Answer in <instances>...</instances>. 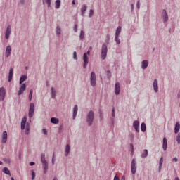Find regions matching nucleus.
<instances>
[{
  "label": "nucleus",
  "instance_id": "nucleus-48",
  "mask_svg": "<svg viewBox=\"0 0 180 180\" xmlns=\"http://www.w3.org/2000/svg\"><path fill=\"white\" fill-rule=\"evenodd\" d=\"M130 148L131 150V153L134 151V146H133V143H130Z\"/></svg>",
  "mask_w": 180,
  "mask_h": 180
},
{
  "label": "nucleus",
  "instance_id": "nucleus-8",
  "mask_svg": "<svg viewBox=\"0 0 180 180\" xmlns=\"http://www.w3.org/2000/svg\"><path fill=\"white\" fill-rule=\"evenodd\" d=\"M133 127L136 133H140V121L136 120L133 122Z\"/></svg>",
  "mask_w": 180,
  "mask_h": 180
},
{
  "label": "nucleus",
  "instance_id": "nucleus-43",
  "mask_svg": "<svg viewBox=\"0 0 180 180\" xmlns=\"http://www.w3.org/2000/svg\"><path fill=\"white\" fill-rule=\"evenodd\" d=\"M176 140L178 143V144H180V134H178L176 137Z\"/></svg>",
  "mask_w": 180,
  "mask_h": 180
},
{
  "label": "nucleus",
  "instance_id": "nucleus-24",
  "mask_svg": "<svg viewBox=\"0 0 180 180\" xmlns=\"http://www.w3.org/2000/svg\"><path fill=\"white\" fill-rule=\"evenodd\" d=\"M141 158H147L148 157V150L144 149L141 155Z\"/></svg>",
  "mask_w": 180,
  "mask_h": 180
},
{
  "label": "nucleus",
  "instance_id": "nucleus-40",
  "mask_svg": "<svg viewBox=\"0 0 180 180\" xmlns=\"http://www.w3.org/2000/svg\"><path fill=\"white\" fill-rule=\"evenodd\" d=\"M56 153H53V156H52V161H51V162H52V165H54V164L56 163Z\"/></svg>",
  "mask_w": 180,
  "mask_h": 180
},
{
  "label": "nucleus",
  "instance_id": "nucleus-62",
  "mask_svg": "<svg viewBox=\"0 0 180 180\" xmlns=\"http://www.w3.org/2000/svg\"><path fill=\"white\" fill-rule=\"evenodd\" d=\"M20 4H22V5H23V4H25V0H20Z\"/></svg>",
  "mask_w": 180,
  "mask_h": 180
},
{
  "label": "nucleus",
  "instance_id": "nucleus-53",
  "mask_svg": "<svg viewBox=\"0 0 180 180\" xmlns=\"http://www.w3.org/2000/svg\"><path fill=\"white\" fill-rule=\"evenodd\" d=\"M84 54H86V56H89V54H91V51H87V52H85Z\"/></svg>",
  "mask_w": 180,
  "mask_h": 180
},
{
  "label": "nucleus",
  "instance_id": "nucleus-33",
  "mask_svg": "<svg viewBox=\"0 0 180 180\" xmlns=\"http://www.w3.org/2000/svg\"><path fill=\"white\" fill-rule=\"evenodd\" d=\"M3 172H4V174H6V175H11V171L9 170V169H8V167H4L3 169Z\"/></svg>",
  "mask_w": 180,
  "mask_h": 180
},
{
  "label": "nucleus",
  "instance_id": "nucleus-63",
  "mask_svg": "<svg viewBox=\"0 0 180 180\" xmlns=\"http://www.w3.org/2000/svg\"><path fill=\"white\" fill-rule=\"evenodd\" d=\"M72 5H75V0H73V1H72Z\"/></svg>",
  "mask_w": 180,
  "mask_h": 180
},
{
  "label": "nucleus",
  "instance_id": "nucleus-3",
  "mask_svg": "<svg viewBox=\"0 0 180 180\" xmlns=\"http://www.w3.org/2000/svg\"><path fill=\"white\" fill-rule=\"evenodd\" d=\"M26 117H23V118L21 120V130H25V134L27 135L30 131V124H29V122L26 124Z\"/></svg>",
  "mask_w": 180,
  "mask_h": 180
},
{
  "label": "nucleus",
  "instance_id": "nucleus-18",
  "mask_svg": "<svg viewBox=\"0 0 180 180\" xmlns=\"http://www.w3.org/2000/svg\"><path fill=\"white\" fill-rule=\"evenodd\" d=\"M168 147V141H167V138H163V143H162V148L164 151H167V148Z\"/></svg>",
  "mask_w": 180,
  "mask_h": 180
},
{
  "label": "nucleus",
  "instance_id": "nucleus-35",
  "mask_svg": "<svg viewBox=\"0 0 180 180\" xmlns=\"http://www.w3.org/2000/svg\"><path fill=\"white\" fill-rule=\"evenodd\" d=\"M44 2L47 4L48 8H50L51 6V0H44L43 4H44Z\"/></svg>",
  "mask_w": 180,
  "mask_h": 180
},
{
  "label": "nucleus",
  "instance_id": "nucleus-15",
  "mask_svg": "<svg viewBox=\"0 0 180 180\" xmlns=\"http://www.w3.org/2000/svg\"><path fill=\"white\" fill-rule=\"evenodd\" d=\"M25 91H26V84L23 83L22 84H21L19 90H18V95H22V94H23V92H25Z\"/></svg>",
  "mask_w": 180,
  "mask_h": 180
},
{
  "label": "nucleus",
  "instance_id": "nucleus-57",
  "mask_svg": "<svg viewBox=\"0 0 180 180\" xmlns=\"http://www.w3.org/2000/svg\"><path fill=\"white\" fill-rule=\"evenodd\" d=\"M172 160L174 161L175 162H178V158H174L172 159Z\"/></svg>",
  "mask_w": 180,
  "mask_h": 180
},
{
  "label": "nucleus",
  "instance_id": "nucleus-20",
  "mask_svg": "<svg viewBox=\"0 0 180 180\" xmlns=\"http://www.w3.org/2000/svg\"><path fill=\"white\" fill-rule=\"evenodd\" d=\"M115 95H119L120 94V83L116 82L115 83Z\"/></svg>",
  "mask_w": 180,
  "mask_h": 180
},
{
  "label": "nucleus",
  "instance_id": "nucleus-25",
  "mask_svg": "<svg viewBox=\"0 0 180 180\" xmlns=\"http://www.w3.org/2000/svg\"><path fill=\"white\" fill-rule=\"evenodd\" d=\"M26 79H27V76L25 75H22L20 78V82H19L20 85H22V83L25 82Z\"/></svg>",
  "mask_w": 180,
  "mask_h": 180
},
{
  "label": "nucleus",
  "instance_id": "nucleus-28",
  "mask_svg": "<svg viewBox=\"0 0 180 180\" xmlns=\"http://www.w3.org/2000/svg\"><path fill=\"white\" fill-rule=\"evenodd\" d=\"M179 129H180V124L179 122H176L174 127L175 134H176L179 131Z\"/></svg>",
  "mask_w": 180,
  "mask_h": 180
},
{
  "label": "nucleus",
  "instance_id": "nucleus-50",
  "mask_svg": "<svg viewBox=\"0 0 180 180\" xmlns=\"http://www.w3.org/2000/svg\"><path fill=\"white\" fill-rule=\"evenodd\" d=\"M111 126H115V118H111Z\"/></svg>",
  "mask_w": 180,
  "mask_h": 180
},
{
  "label": "nucleus",
  "instance_id": "nucleus-5",
  "mask_svg": "<svg viewBox=\"0 0 180 180\" xmlns=\"http://www.w3.org/2000/svg\"><path fill=\"white\" fill-rule=\"evenodd\" d=\"M90 84L93 87L96 86V75L95 74V72H91V73Z\"/></svg>",
  "mask_w": 180,
  "mask_h": 180
},
{
  "label": "nucleus",
  "instance_id": "nucleus-60",
  "mask_svg": "<svg viewBox=\"0 0 180 180\" xmlns=\"http://www.w3.org/2000/svg\"><path fill=\"white\" fill-rule=\"evenodd\" d=\"M121 180H126V176H122V178H121Z\"/></svg>",
  "mask_w": 180,
  "mask_h": 180
},
{
  "label": "nucleus",
  "instance_id": "nucleus-21",
  "mask_svg": "<svg viewBox=\"0 0 180 180\" xmlns=\"http://www.w3.org/2000/svg\"><path fill=\"white\" fill-rule=\"evenodd\" d=\"M77 113H78V105H75L73 108V115H72L73 120H75V117H77Z\"/></svg>",
  "mask_w": 180,
  "mask_h": 180
},
{
  "label": "nucleus",
  "instance_id": "nucleus-19",
  "mask_svg": "<svg viewBox=\"0 0 180 180\" xmlns=\"http://www.w3.org/2000/svg\"><path fill=\"white\" fill-rule=\"evenodd\" d=\"M70 151H71V146H70V144H67L65 149V157H68Z\"/></svg>",
  "mask_w": 180,
  "mask_h": 180
},
{
  "label": "nucleus",
  "instance_id": "nucleus-30",
  "mask_svg": "<svg viewBox=\"0 0 180 180\" xmlns=\"http://www.w3.org/2000/svg\"><path fill=\"white\" fill-rule=\"evenodd\" d=\"M56 95H57V91H56V89L52 87L51 88V98L54 99L56 98Z\"/></svg>",
  "mask_w": 180,
  "mask_h": 180
},
{
  "label": "nucleus",
  "instance_id": "nucleus-64",
  "mask_svg": "<svg viewBox=\"0 0 180 180\" xmlns=\"http://www.w3.org/2000/svg\"><path fill=\"white\" fill-rule=\"evenodd\" d=\"M174 180H180V179H179V177H176V178L174 179Z\"/></svg>",
  "mask_w": 180,
  "mask_h": 180
},
{
  "label": "nucleus",
  "instance_id": "nucleus-9",
  "mask_svg": "<svg viewBox=\"0 0 180 180\" xmlns=\"http://www.w3.org/2000/svg\"><path fill=\"white\" fill-rule=\"evenodd\" d=\"M162 18L164 23H167V21L168 20V13H167V10L163 9L162 11Z\"/></svg>",
  "mask_w": 180,
  "mask_h": 180
},
{
  "label": "nucleus",
  "instance_id": "nucleus-52",
  "mask_svg": "<svg viewBox=\"0 0 180 180\" xmlns=\"http://www.w3.org/2000/svg\"><path fill=\"white\" fill-rule=\"evenodd\" d=\"M42 131H43L44 134H45V136H47V130L46 129H44L42 130Z\"/></svg>",
  "mask_w": 180,
  "mask_h": 180
},
{
  "label": "nucleus",
  "instance_id": "nucleus-31",
  "mask_svg": "<svg viewBox=\"0 0 180 180\" xmlns=\"http://www.w3.org/2000/svg\"><path fill=\"white\" fill-rule=\"evenodd\" d=\"M60 6H61V1L56 0L55 2V8L56 9H60Z\"/></svg>",
  "mask_w": 180,
  "mask_h": 180
},
{
  "label": "nucleus",
  "instance_id": "nucleus-22",
  "mask_svg": "<svg viewBox=\"0 0 180 180\" xmlns=\"http://www.w3.org/2000/svg\"><path fill=\"white\" fill-rule=\"evenodd\" d=\"M148 67V60H144L141 62V69L146 70Z\"/></svg>",
  "mask_w": 180,
  "mask_h": 180
},
{
  "label": "nucleus",
  "instance_id": "nucleus-2",
  "mask_svg": "<svg viewBox=\"0 0 180 180\" xmlns=\"http://www.w3.org/2000/svg\"><path fill=\"white\" fill-rule=\"evenodd\" d=\"M95 120V112L94 110H90L86 115V122L89 127L94 124V120Z\"/></svg>",
  "mask_w": 180,
  "mask_h": 180
},
{
  "label": "nucleus",
  "instance_id": "nucleus-29",
  "mask_svg": "<svg viewBox=\"0 0 180 180\" xmlns=\"http://www.w3.org/2000/svg\"><path fill=\"white\" fill-rule=\"evenodd\" d=\"M85 39V32L84 30L80 31V34H79V40H84Z\"/></svg>",
  "mask_w": 180,
  "mask_h": 180
},
{
  "label": "nucleus",
  "instance_id": "nucleus-45",
  "mask_svg": "<svg viewBox=\"0 0 180 180\" xmlns=\"http://www.w3.org/2000/svg\"><path fill=\"white\" fill-rule=\"evenodd\" d=\"M163 163H164V158L161 157L159 161V165H162Z\"/></svg>",
  "mask_w": 180,
  "mask_h": 180
},
{
  "label": "nucleus",
  "instance_id": "nucleus-6",
  "mask_svg": "<svg viewBox=\"0 0 180 180\" xmlns=\"http://www.w3.org/2000/svg\"><path fill=\"white\" fill-rule=\"evenodd\" d=\"M136 171H137V162L136 161V159L134 158L132 159L131 162V174H136Z\"/></svg>",
  "mask_w": 180,
  "mask_h": 180
},
{
  "label": "nucleus",
  "instance_id": "nucleus-4",
  "mask_svg": "<svg viewBox=\"0 0 180 180\" xmlns=\"http://www.w3.org/2000/svg\"><path fill=\"white\" fill-rule=\"evenodd\" d=\"M108 56V46L103 44L101 47V59L105 60Z\"/></svg>",
  "mask_w": 180,
  "mask_h": 180
},
{
  "label": "nucleus",
  "instance_id": "nucleus-44",
  "mask_svg": "<svg viewBox=\"0 0 180 180\" xmlns=\"http://www.w3.org/2000/svg\"><path fill=\"white\" fill-rule=\"evenodd\" d=\"M74 32L75 33H77V32H78V25L77 24H75V25H74Z\"/></svg>",
  "mask_w": 180,
  "mask_h": 180
},
{
  "label": "nucleus",
  "instance_id": "nucleus-10",
  "mask_svg": "<svg viewBox=\"0 0 180 180\" xmlns=\"http://www.w3.org/2000/svg\"><path fill=\"white\" fill-rule=\"evenodd\" d=\"M12 27L11 25H8L6 30L5 32V39L8 40L11 36V32Z\"/></svg>",
  "mask_w": 180,
  "mask_h": 180
},
{
  "label": "nucleus",
  "instance_id": "nucleus-11",
  "mask_svg": "<svg viewBox=\"0 0 180 180\" xmlns=\"http://www.w3.org/2000/svg\"><path fill=\"white\" fill-rule=\"evenodd\" d=\"M8 141V132L6 131H3L1 135V143L2 144H5Z\"/></svg>",
  "mask_w": 180,
  "mask_h": 180
},
{
  "label": "nucleus",
  "instance_id": "nucleus-46",
  "mask_svg": "<svg viewBox=\"0 0 180 180\" xmlns=\"http://www.w3.org/2000/svg\"><path fill=\"white\" fill-rule=\"evenodd\" d=\"M3 160L4 161V162H6L7 164H11V159L4 158Z\"/></svg>",
  "mask_w": 180,
  "mask_h": 180
},
{
  "label": "nucleus",
  "instance_id": "nucleus-39",
  "mask_svg": "<svg viewBox=\"0 0 180 180\" xmlns=\"http://www.w3.org/2000/svg\"><path fill=\"white\" fill-rule=\"evenodd\" d=\"M115 41L116 44H120V39H119V36H115Z\"/></svg>",
  "mask_w": 180,
  "mask_h": 180
},
{
  "label": "nucleus",
  "instance_id": "nucleus-34",
  "mask_svg": "<svg viewBox=\"0 0 180 180\" xmlns=\"http://www.w3.org/2000/svg\"><path fill=\"white\" fill-rule=\"evenodd\" d=\"M61 34V27L60 26L56 27V36H60Z\"/></svg>",
  "mask_w": 180,
  "mask_h": 180
},
{
  "label": "nucleus",
  "instance_id": "nucleus-37",
  "mask_svg": "<svg viewBox=\"0 0 180 180\" xmlns=\"http://www.w3.org/2000/svg\"><path fill=\"white\" fill-rule=\"evenodd\" d=\"M33 98V90L31 89L30 91V94H29V96H28V99L29 101H32V98Z\"/></svg>",
  "mask_w": 180,
  "mask_h": 180
},
{
  "label": "nucleus",
  "instance_id": "nucleus-13",
  "mask_svg": "<svg viewBox=\"0 0 180 180\" xmlns=\"http://www.w3.org/2000/svg\"><path fill=\"white\" fill-rule=\"evenodd\" d=\"M6 94V91L5 88L1 87L0 88V101H4L5 99V95Z\"/></svg>",
  "mask_w": 180,
  "mask_h": 180
},
{
  "label": "nucleus",
  "instance_id": "nucleus-12",
  "mask_svg": "<svg viewBox=\"0 0 180 180\" xmlns=\"http://www.w3.org/2000/svg\"><path fill=\"white\" fill-rule=\"evenodd\" d=\"M12 54V46L11 45H8L6 48V51H5V57H9Z\"/></svg>",
  "mask_w": 180,
  "mask_h": 180
},
{
  "label": "nucleus",
  "instance_id": "nucleus-56",
  "mask_svg": "<svg viewBox=\"0 0 180 180\" xmlns=\"http://www.w3.org/2000/svg\"><path fill=\"white\" fill-rule=\"evenodd\" d=\"M162 168V165H159V172H161Z\"/></svg>",
  "mask_w": 180,
  "mask_h": 180
},
{
  "label": "nucleus",
  "instance_id": "nucleus-55",
  "mask_svg": "<svg viewBox=\"0 0 180 180\" xmlns=\"http://www.w3.org/2000/svg\"><path fill=\"white\" fill-rule=\"evenodd\" d=\"M131 12H133V11H134V4H131Z\"/></svg>",
  "mask_w": 180,
  "mask_h": 180
},
{
  "label": "nucleus",
  "instance_id": "nucleus-36",
  "mask_svg": "<svg viewBox=\"0 0 180 180\" xmlns=\"http://www.w3.org/2000/svg\"><path fill=\"white\" fill-rule=\"evenodd\" d=\"M129 137L132 143H134V134L130 133V134H129Z\"/></svg>",
  "mask_w": 180,
  "mask_h": 180
},
{
  "label": "nucleus",
  "instance_id": "nucleus-58",
  "mask_svg": "<svg viewBox=\"0 0 180 180\" xmlns=\"http://www.w3.org/2000/svg\"><path fill=\"white\" fill-rule=\"evenodd\" d=\"M34 162H30V165L31 166V167H33V165H34Z\"/></svg>",
  "mask_w": 180,
  "mask_h": 180
},
{
  "label": "nucleus",
  "instance_id": "nucleus-38",
  "mask_svg": "<svg viewBox=\"0 0 180 180\" xmlns=\"http://www.w3.org/2000/svg\"><path fill=\"white\" fill-rule=\"evenodd\" d=\"M100 120H103V112L102 110H98Z\"/></svg>",
  "mask_w": 180,
  "mask_h": 180
},
{
  "label": "nucleus",
  "instance_id": "nucleus-1",
  "mask_svg": "<svg viewBox=\"0 0 180 180\" xmlns=\"http://www.w3.org/2000/svg\"><path fill=\"white\" fill-rule=\"evenodd\" d=\"M41 162L42 164V169L44 170V174H47L49 171V162L46 160V153H42L41 154Z\"/></svg>",
  "mask_w": 180,
  "mask_h": 180
},
{
  "label": "nucleus",
  "instance_id": "nucleus-54",
  "mask_svg": "<svg viewBox=\"0 0 180 180\" xmlns=\"http://www.w3.org/2000/svg\"><path fill=\"white\" fill-rule=\"evenodd\" d=\"M114 180H120V179L119 178V176H117V175H115L114 177Z\"/></svg>",
  "mask_w": 180,
  "mask_h": 180
},
{
  "label": "nucleus",
  "instance_id": "nucleus-7",
  "mask_svg": "<svg viewBox=\"0 0 180 180\" xmlns=\"http://www.w3.org/2000/svg\"><path fill=\"white\" fill-rule=\"evenodd\" d=\"M33 115H34V103H31L30 104V108H29V112H28V116L30 119H32V117H33Z\"/></svg>",
  "mask_w": 180,
  "mask_h": 180
},
{
  "label": "nucleus",
  "instance_id": "nucleus-23",
  "mask_svg": "<svg viewBox=\"0 0 180 180\" xmlns=\"http://www.w3.org/2000/svg\"><path fill=\"white\" fill-rule=\"evenodd\" d=\"M13 77V68H11L8 72V82L12 81V77Z\"/></svg>",
  "mask_w": 180,
  "mask_h": 180
},
{
  "label": "nucleus",
  "instance_id": "nucleus-14",
  "mask_svg": "<svg viewBox=\"0 0 180 180\" xmlns=\"http://www.w3.org/2000/svg\"><path fill=\"white\" fill-rule=\"evenodd\" d=\"M88 55L86 53H84L83 55V60H84V64H83V68H86V66L88 65Z\"/></svg>",
  "mask_w": 180,
  "mask_h": 180
},
{
  "label": "nucleus",
  "instance_id": "nucleus-41",
  "mask_svg": "<svg viewBox=\"0 0 180 180\" xmlns=\"http://www.w3.org/2000/svg\"><path fill=\"white\" fill-rule=\"evenodd\" d=\"M36 178V173L34 172V170H32V180H34Z\"/></svg>",
  "mask_w": 180,
  "mask_h": 180
},
{
  "label": "nucleus",
  "instance_id": "nucleus-51",
  "mask_svg": "<svg viewBox=\"0 0 180 180\" xmlns=\"http://www.w3.org/2000/svg\"><path fill=\"white\" fill-rule=\"evenodd\" d=\"M112 117H115V107H113L112 110Z\"/></svg>",
  "mask_w": 180,
  "mask_h": 180
},
{
  "label": "nucleus",
  "instance_id": "nucleus-16",
  "mask_svg": "<svg viewBox=\"0 0 180 180\" xmlns=\"http://www.w3.org/2000/svg\"><path fill=\"white\" fill-rule=\"evenodd\" d=\"M153 91L155 92H158V80L157 79H155L153 83Z\"/></svg>",
  "mask_w": 180,
  "mask_h": 180
},
{
  "label": "nucleus",
  "instance_id": "nucleus-27",
  "mask_svg": "<svg viewBox=\"0 0 180 180\" xmlns=\"http://www.w3.org/2000/svg\"><path fill=\"white\" fill-rule=\"evenodd\" d=\"M141 130L142 133H146V130H147V127L146 126V123L142 122L141 124Z\"/></svg>",
  "mask_w": 180,
  "mask_h": 180
},
{
  "label": "nucleus",
  "instance_id": "nucleus-32",
  "mask_svg": "<svg viewBox=\"0 0 180 180\" xmlns=\"http://www.w3.org/2000/svg\"><path fill=\"white\" fill-rule=\"evenodd\" d=\"M58 122H60L58 118H56V117L51 118V122L53 123V124H58Z\"/></svg>",
  "mask_w": 180,
  "mask_h": 180
},
{
  "label": "nucleus",
  "instance_id": "nucleus-42",
  "mask_svg": "<svg viewBox=\"0 0 180 180\" xmlns=\"http://www.w3.org/2000/svg\"><path fill=\"white\" fill-rule=\"evenodd\" d=\"M93 16H94V10L93 9H90L89 17V18H92Z\"/></svg>",
  "mask_w": 180,
  "mask_h": 180
},
{
  "label": "nucleus",
  "instance_id": "nucleus-26",
  "mask_svg": "<svg viewBox=\"0 0 180 180\" xmlns=\"http://www.w3.org/2000/svg\"><path fill=\"white\" fill-rule=\"evenodd\" d=\"M120 33H122V27L118 26L116 29L115 36H120Z\"/></svg>",
  "mask_w": 180,
  "mask_h": 180
},
{
  "label": "nucleus",
  "instance_id": "nucleus-59",
  "mask_svg": "<svg viewBox=\"0 0 180 180\" xmlns=\"http://www.w3.org/2000/svg\"><path fill=\"white\" fill-rule=\"evenodd\" d=\"M177 98H180V90L179 91L178 94H177Z\"/></svg>",
  "mask_w": 180,
  "mask_h": 180
},
{
  "label": "nucleus",
  "instance_id": "nucleus-61",
  "mask_svg": "<svg viewBox=\"0 0 180 180\" xmlns=\"http://www.w3.org/2000/svg\"><path fill=\"white\" fill-rule=\"evenodd\" d=\"M106 37H107L108 40H110V35L107 34Z\"/></svg>",
  "mask_w": 180,
  "mask_h": 180
},
{
  "label": "nucleus",
  "instance_id": "nucleus-17",
  "mask_svg": "<svg viewBox=\"0 0 180 180\" xmlns=\"http://www.w3.org/2000/svg\"><path fill=\"white\" fill-rule=\"evenodd\" d=\"M86 9H88V7L86 6V4H83L82 6V8H81V10H80L82 16H85Z\"/></svg>",
  "mask_w": 180,
  "mask_h": 180
},
{
  "label": "nucleus",
  "instance_id": "nucleus-47",
  "mask_svg": "<svg viewBox=\"0 0 180 180\" xmlns=\"http://www.w3.org/2000/svg\"><path fill=\"white\" fill-rule=\"evenodd\" d=\"M73 58L74 60H78V56H77V52L73 53Z\"/></svg>",
  "mask_w": 180,
  "mask_h": 180
},
{
  "label": "nucleus",
  "instance_id": "nucleus-49",
  "mask_svg": "<svg viewBox=\"0 0 180 180\" xmlns=\"http://www.w3.org/2000/svg\"><path fill=\"white\" fill-rule=\"evenodd\" d=\"M136 8L137 9H140V0H139L136 3Z\"/></svg>",
  "mask_w": 180,
  "mask_h": 180
}]
</instances>
